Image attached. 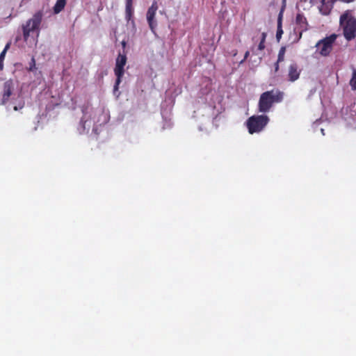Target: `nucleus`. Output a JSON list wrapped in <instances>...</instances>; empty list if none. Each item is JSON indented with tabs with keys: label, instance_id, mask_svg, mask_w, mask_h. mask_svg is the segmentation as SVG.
<instances>
[{
	"label": "nucleus",
	"instance_id": "nucleus-4",
	"mask_svg": "<svg viewBox=\"0 0 356 356\" xmlns=\"http://www.w3.org/2000/svg\"><path fill=\"white\" fill-rule=\"evenodd\" d=\"M42 12L39 10L36 12L32 18L29 19L25 24L22 25L24 40L26 42L30 36V33L35 31H39V28L42 19Z\"/></svg>",
	"mask_w": 356,
	"mask_h": 356
},
{
	"label": "nucleus",
	"instance_id": "nucleus-21",
	"mask_svg": "<svg viewBox=\"0 0 356 356\" xmlns=\"http://www.w3.org/2000/svg\"><path fill=\"white\" fill-rule=\"evenodd\" d=\"M249 55H250V52H249V51H247L245 53L244 58H243V60L241 61V63H243L244 60H245L248 58Z\"/></svg>",
	"mask_w": 356,
	"mask_h": 356
},
{
	"label": "nucleus",
	"instance_id": "nucleus-7",
	"mask_svg": "<svg viewBox=\"0 0 356 356\" xmlns=\"http://www.w3.org/2000/svg\"><path fill=\"white\" fill-rule=\"evenodd\" d=\"M15 89V83L13 79L6 81L2 86L1 97L0 98V105L6 104L14 94Z\"/></svg>",
	"mask_w": 356,
	"mask_h": 356
},
{
	"label": "nucleus",
	"instance_id": "nucleus-1",
	"mask_svg": "<svg viewBox=\"0 0 356 356\" xmlns=\"http://www.w3.org/2000/svg\"><path fill=\"white\" fill-rule=\"evenodd\" d=\"M284 93L279 89H273L261 94L258 102V111L266 113L270 111L274 104L283 101Z\"/></svg>",
	"mask_w": 356,
	"mask_h": 356
},
{
	"label": "nucleus",
	"instance_id": "nucleus-24",
	"mask_svg": "<svg viewBox=\"0 0 356 356\" xmlns=\"http://www.w3.org/2000/svg\"><path fill=\"white\" fill-rule=\"evenodd\" d=\"M126 3L133 4V0H126Z\"/></svg>",
	"mask_w": 356,
	"mask_h": 356
},
{
	"label": "nucleus",
	"instance_id": "nucleus-10",
	"mask_svg": "<svg viewBox=\"0 0 356 356\" xmlns=\"http://www.w3.org/2000/svg\"><path fill=\"white\" fill-rule=\"evenodd\" d=\"M282 1H283V6H282V8L279 14L278 21H277V33H276V38L278 41L280 40L282 35L283 34V30L282 28V13L284 12V10L285 8L286 0H282Z\"/></svg>",
	"mask_w": 356,
	"mask_h": 356
},
{
	"label": "nucleus",
	"instance_id": "nucleus-17",
	"mask_svg": "<svg viewBox=\"0 0 356 356\" xmlns=\"http://www.w3.org/2000/svg\"><path fill=\"white\" fill-rule=\"evenodd\" d=\"M286 52V47H282L278 53L277 63H281L284 60V55Z\"/></svg>",
	"mask_w": 356,
	"mask_h": 356
},
{
	"label": "nucleus",
	"instance_id": "nucleus-13",
	"mask_svg": "<svg viewBox=\"0 0 356 356\" xmlns=\"http://www.w3.org/2000/svg\"><path fill=\"white\" fill-rule=\"evenodd\" d=\"M133 15H134L133 4L126 3L125 18L128 22L129 21H131L132 24L134 23V20L133 19Z\"/></svg>",
	"mask_w": 356,
	"mask_h": 356
},
{
	"label": "nucleus",
	"instance_id": "nucleus-14",
	"mask_svg": "<svg viewBox=\"0 0 356 356\" xmlns=\"http://www.w3.org/2000/svg\"><path fill=\"white\" fill-rule=\"evenodd\" d=\"M65 5H66L65 0H57L56 2V4L54 5V6L53 8L54 13L55 14H58L64 9Z\"/></svg>",
	"mask_w": 356,
	"mask_h": 356
},
{
	"label": "nucleus",
	"instance_id": "nucleus-23",
	"mask_svg": "<svg viewBox=\"0 0 356 356\" xmlns=\"http://www.w3.org/2000/svg\"><path fill=\"white\" fill-rule=\"evenodd\" d=\"M23 106H24V104L21 105L19 107H18V106H14V108H13V109H14L15 111H18V110H19V108H23Z\"/></svg>",
	"mask_w": 356,
	"mask_h": 356
},
{
	"label": "nucleus",
	"instance_id": "nucleus-18",
	"mask_svg": "<svg viewBox=\"0 0 356 356\" xmlns=\"http://www.w3.org/2000/svg\"><path fill=\"white\" fill-rule=\"evenodd\" d=\"M35 68V59H34V58H32L31 62L30 63V67H29V71H33Z\"/></svg>",
	"mask_w": 356,
	"mask_h": 356
},
{
	"label": "nucleus",
	"instance_id": "nucleus-27",
	"mask_svg": "<svg viewBox=\"0 0 356 356\" xmlns=\"http://www.w3.org/2000/svg\"><path fill=\"white\" fill-rule=\"evenodd\" d=\"M353 0H348V2H350V1H353Z\"/></svg>",
	"mask_w": 356,
	"mask_h": 356
},
{
	"label": "nucleus",
	"instance_id": "nucleus-3",
	"mask_svg": "<svg viewBox=\"0 0 356 356\" xmlns=\"http://www.w3.org/2000/svg\"><path fill=\"white\" fill-rule=\"evenodd\" d=\"M270 119L266 115H252L246 121V127L250 134L261 131L268 124Z\"/></svg>",
	"mask_w": 356,
	"mask_h": 356
},
{
	"label": "nucleus",
	"instance_id": "nucleus-9",
	"mask_svg": "<svg viewBox=\"0 0 356 356\" xmlns=\"http://www.w3.org/2000/svg\"><path fill=\"white\" fill-rule=\"evenodd\" d=\"M300 72L301 70L299 69V67L297 63H291L289 66V81H290L291 82H294L296 80H298L300 77Z\"/></svg>",
	"mask_w": 356,
	"mask_h": 356
},
{
	"label": "nucleus",
	"instance_id": "nucleus-25",
	"mask_svg": "<svg viewBox=\"0 0 356 356\" xmlns=\"http://www.w3.org/2000/svg\"><path fill=\"white\" fill-rule=\"evenodd\" d=\"M126 44H127V43L125 41L122 42V45L123 48H124L126 47Z\"/></svg>",
	"mask_w": 356,
	"mask_h": 356
},
{
	"label": "nucleus",
	"instance_id": "nucleus-2",
	"mask_svg": "<svg viewBox=\"0 0 356 356\" xmlns=\"http://www.w3.org/2000/svg\"><path fill=\"white\" fill-rule=\"evenodd\" d=\"M339 23L344 38L348 41L353 40L356 37V18L349 10H346L341 15Z\"/></svg>",
	"mask_w": 356,
	"mask_h": 356
},
{
	"label": "nucleus",
	"instance_id": "nucleus-19",
	"mask_svg": "<svg viewBox=\"0 0 356 356\" xmlns=\"http://www.w3.org/2000/svg\"><path fill=\"white\" fill-rule=\"evenodd\" d=\"M8 47V44L6 45V48L4 49V50L0 54V60H3L4 58V56H5V54H6V49Z\"/></svg>",
	"mask_w": 356,
	"mask_h": 356
},
{
	"label": "nucleus",
	"instance_id": "nucleus-6",
	"mask_svg": "<svg viewBox=\"0 0 356 356\" xmlns=\"http://www.w3.org/2000/svg\"><path fill=\"white\" fill-rule=\"evenodd\" d=\"M336 39L337 35L333 33L319 40L316 44V47L317 50H318L319 54L323 56H328L332 50V46Z\"/></svg>",
	"mask_w": 356,
	"mask_h": 356
},
{
	"label": "nucleus",
	"instance_id": "nucleus-12",
	"mask_svg": "<svg viewBox=\"0 0 356 356\" xmlns=\"http://www.w3.org/2000/svg\"><path fill=\"white\" fill-rule=\"evenodd\" d=\"M296 22L298 25L300 26V28L301 29V32L306 31L307 29V19L302 14H297L296 17Z\"/></svg>",
	"mask_w": 356,
	"mask_h": 356
},
{
	"label": "nucleus",
	"instance_id": "nucleus-26",
	"mask_svg": "<svg viewBox=\"0 0 356 356\" xmlns=\"http://www.w3.org/2000/svg\"><path fill=\"white\" fill-rule=\"evenodd\" d=\"M3 68V65H0V69H2Z\"/></svg>",
	"mask_w": 356,
	"mask_h": 356
},
{
	"label": "nucleus",
	"instance_id": "nucleus-8",
	"mask_svg": "<svg viewBox=\"0 0 356 356\" xmlns=\"http://www.w3.org/2000/svg\"><path fill=\"white\" fill-rule=\"evenodd\" d=\"M157 10L158 4L157 2L154 1L152 3V6L148 8L147 12V20L152 32H154V29L156 26V22L155 21L154 18Z\"/></svg>",
	"mask_w": 356,
	"mask_h": 356
},
{
	"label": "nucleus",
	"instance_id": "nucleus-16",
	"mask_svg": "<svg viewBox=\"0 0 356 356\" xmlns=\"http://www.w3.org/2000/svg\"><path fill=\"white\" fill-rule=\"evenodd\" d=\"M266 35H267L265 32H263L261 33V41L258 45V49L260 51H262L265 49V41H266Z\"/></svg>",
	"mask_w": 356,
	"mask_h": 356
},
{
	"label": "nucleus",
	"instance_id": "nucleus-22",
	"mask_svg": "<svg viewBox=\"0 0 356 356\" xmlns=\"http://www.w3.org/2000/svg\"><path fill=\"white\" fill-rule=\"evenodd\" d=\"M279 63H277V61L275 64V72H277L280 69Z\"/></svg>",
	"mask_w": 356,
	"mask_h": 356
},
{
	"label": "nucleus",
	"instance_id": "nucleus-20",
	"mask_svg": "<svg viewBox=\"0 0 356 356\" xmlns=\"http://www.w3.org/2000/svg\"><path fill=\"white\" fill-rule=\"evenodd\" d=\"M83 118H82L81 121H82L84 124H86V123L87 122V121H88V119H86V114H87V113H86V112L85 111H83Z\"/></svg>",
	"mask_w": 356,
	"mask_h": 356
},
{
	"label": "nucleus",
	"instance_id": "nucleus-5",
	"mask_svg": "<svg viewBox=\"0 0 356 356\" xmlns=\"http://www.w3.org/2000/svg\"><path fill=\"white\" fill-rule=\"evenodd\" d=\"M127 58L126 54L119 53L115 60V66L114 67V74L116 76V80L114 86V90H118L120 83L122 81V78L124 74V66L127 64Z\"/></svg>",
	"mask_w": 356,
	"mask_h": 356
},
{
	"label": "nucleus",
	"instance_id": "nucleus-11",
	"mask_svg": "<svg viewBox=\"0 0 356 356\" xmlns=\"http://www.w3.org/2000/svg\"><path fill=\"white\" fill-rule=\"evenodd\" d=\"M91 113L94 115V118L97 115H99V117L104 118L103 120H101L99 118H98L97 120H95L94 119L93 121L95 124H99V125H101L102 124L106 123L108 121L107 115L106 113H104V112L103 111H97V110L92 108Z\"/></svg>",
	"mask_w": 356,
	"mask_h": 356
},
{
	"label": "nucleus",
	"instance_id": "nucleus-15",
	"mask_svg": "<svg viewBox=\"0 0 356 356\" xmlns=\"http://www.w3.org/2000/svg\"><path fill=\"white\" fill-rule=\"evenodd\" d=\"M349 84L353 90H356V69H353L352 77L350 80Z\"/></svg>",
	"mask_w": 356,
	"mask_h": 356
}]
</instances>
